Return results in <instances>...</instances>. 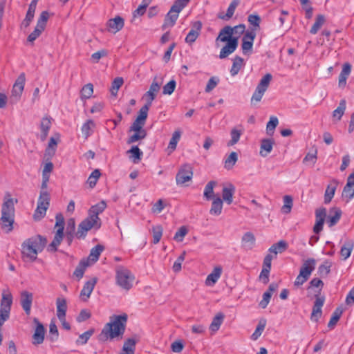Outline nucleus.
<instances>
[{
    "mask_svg": "<svg viewBox=\"0 0 354 354\" xmlns=\"http://www.w3.org/2000/svg\"><path fill=\"white\" fill-rule=\"evenodd\" d=\"M127 153L131 154L130 158H132L134 163H138L143 155L142 151H140L138 146H133Z\"/></svg>",
    "mask_w": 354,
    "mask_h": 354,
    "instance_id": "49",
    "label": "nucleus"
},
{
    "mask_svg": "<svg viewBox=\"0 0 354 354\" xmlns=\"http://www.w3.org/2000/svg\"><path fill=\"white\" fill-rule=\"evenodd\" d=\"M351 72V65L346 63L343 65L342 70L339 75V86L344 87L346 84V80Z\"/></svg>",
    "mask_w": 354,
    "mask_h": 354,
    "instance_id": "34",
    "label": "nucleus"
},
{
    "mask_svg": "<svg viewBox=\"0 0 354 354\" xmlns=\"http://www.w3.org/2000/svg\"><path fill=\"white\" fill-rule=\"evenodd\" d=\"M354 248V241L353 240H347L342 246L340 254L344 260L347 259Z\"/></svg>",
    "mask_w": 354,
    "mask_h": 354,
    "instance_id": "40",
    "label": "nucleus"
},
{
    "mask_svg": "<svg viewBox=\"0 0 354 354\" xmlns=\"http://www.w3.org/2000/svg\"><path fill=\"white\" fill-rule=\"evenodd\" d=\"M150 107H151V105H148L147 104H145L144 106H142L139 111L138 115L136 120L145 123V120L148 115V111L150 109Z\"/></svg>",
    "mask_w": 354,
    "mask_h": 354,
    "instance_id": "59",
    "label": "nucleus"
},
{
    "mask_svg": "<svg viewBox=\"0 0 354 354\" xmlns=\"http://www.w3.org/2000/svg\"><path fill=\"white\" fill-rule=\"evenodd\" d=\"M221 48L219 54L220 59H225L233 53L238 46V38H234L229 41Z\"/></svg>",
    "mask_w": 354,
    "mask_h": 354,
    "instance_id": "20",
    "label": "nucleus"
},
{
    "mask_svg": "<svg viewBox=\"0 0 354 354\" xmlns=\"http://www.w3.org/2000/svg\"><path fill=\"white\" fill-rule=\"evenodd\" d=\"M17 203L18 200L12 198L10 192H6L5 193L1 208L0 224L1 228L7 232L13 230L15 215V205Z\"/></svg>",
    "mask_w": 354,
    "mask_h": 354,
    "instance_id": "3",
    "label": "nucleus"
},
{
    "mask_svg": "<svg viewBox=\"0 0 354 354\" xmlns=\"http://www.w3.org/2000/svg\"><path fill=\"white\" fill-rule=\"evenodd\" d=\"M326 216V209L324 207L319 208L315 211L316 223L313 227L315 233H319L322 229L324 223L325 218Z\"/></svg>",
    "mask_w": 354,
    "mask_h": 354,
    "instance_id": "19",
    "label": "nucleus"
},
{
    "mask_svg": "<svg viewBox=\"0 0 354 354\" xmlns=\"http://www.w3.org/2000/svg\"><path fill=\"white\" fill-rule=\"evenodd\" d=\"M216 183L215 181H209L205 187L204 189V197L207 200L213 199L215 196H214V187L216 185Z\"/></svg>",
    "mask_w": 354,
    "mask_h": 354,
    "instance_id": "51",
    "label": "nucleus"
},
{
    "mask_svg": "<svg viewBox=\"0 0 354 354\" xmlns=\"http://www.w3.org/2000/svg\"><path fill=\"white\" fill-rule=\"evenodd\" d=\"M283 205L281 211L283 214H289L291 212L293 205L292 197L290 195H285L283 198Z\"/></svg>",
    "mask_w": 354,
    "mask_h": 354,
    "instance_id": "47",
    "label": "nucleus"
},
{
    "mask_svg": "<svg viewBox=\"0 0 354 354\" xmlns=\"http://www.w3.org/2000/svg\"><path fill=\"white\" fill-rule=\"evenodd\" d=\"M50 205V195L46 190H41L38 198L37 205L48 209Z\"/></svg>",
    "mask_w": 354,
    "mask_h": 354,
    "instance_id": "45",
    "label": "nucleus"
},
{
    "mask_svg": "<svg viewBox=\"0 0 354 354\" xmlns=\"http://www.w3.org/2000/svg\"><path fill=\"white\" fill-rule=\"evenodd\" d=\"M124 22L123 18L120 16H117L113 19H111L109 20L107 23V26L109 28V31H111L114 33L120 31L124 27Z\"/></svg>",
    "mask_w": 354,
    "mask_h": 354,
    "instance_id": "29",
    "label": "nucleus"
},
{
    "mask_svg": "<svg viewBox=\"0 0 354 354\" xmlns=\"http://www.w3.org/2000/svg\"><path fill=\"white\" fill-rule=\"evenodd\" d=\"M256 239L252 232H246L241 239V246L245 250H251L255 245Z\"/></svg>",
    "mask_w": 354,
    "mask_h": 354,
    "instance_id": "27",
    "label": "nucleus"
},
{
    "mask_svg": "<svg viewBox=\"0 0 354 354\" xmlns=\"http://www.w3.org/2000/svg\"><path fill=\"white\" fill-rule=\"evenodd\" d=\"M104 249V248L103 245L100 244L97 245L91 249L88 259H85V261H88V263L90 264L95 263L98 260L100 255Z\"/></svg>",
    "mask_w": 354,
    "mask_h": 354,
    "instance_id": "36",
    "label": "nucleus"
},
{
    "mask_svg": "<svg viewBox=\"0 0 354 354\" xmlns=\"http://www.w3.org/2000/svg\"><path fill=\"white\" fill-rule=\"evenodd\" d=\"M100 172L98 169H95L89 176L87 183H88L89 186L93 188L95 186L97 180L99 179L100 176Z\"/></svg>",
    "mask_w": 354,
    "mask_h": 354,
    "instance_id": "61",
    "label": "nucleus"
},
{
    "mask_svg": "<svg viewBox=\"0 0 354 354\" xmlns=\"http://www.w3.org/2000/svg\"><path fill=\"white\" fill-rule=\"evenodd\" d=\"M176 82L174 80H170L162 88V93L164 95H171L175 90Z\"/></svg>",
    "mask_w": 354,
    "mask_h": 354,
    "instance_id": "63",
    "label": "nucleus"
},
{
    "mask_svg": "<svg viewBox=\"0 0 354 354\" xmlns=\"http://www.w3.org/2000/svg\"><path fill=\"white\" fill-rule=\"evenodd\" d=\"M94 127L95 123L92 120H88L83 124L81 130L85 138H87L88 136H90L91 134V130Z\"/></svg>",
    "mask_w": 354,
    "mask_h": 354,
    "instance_id": "54",
    "label": "nucleus"
},
{
    "mask_svg": "<svg viewBox=\"0 0 354 354\" xmlns=\"http://www.w3.org/2000/svg\"><path fill=\"white\" fill-rule=\"evenodd\" d=\"M188 230L185 226H181L176 232L174 239L177 242H182L184 237L187 234Z\"/></svg>",
    "mask_w": 354,
    "mask_h": 354,
    "instance_id": "64",
    "label": "nucleus"
},
{
    "mask_svg": "<svg viewBox=\"0 0 354 354\" xmlns=\"http://www.w3.org/2000/svg\"><path fill=\"white\" fill-rule=\"evenodd\" d=\"M288 248V243L283 241L281 240L277 243L273 244L268 250L270 253H274V254H277V253H281L286 250Z\"/></svg>",
    "mask_w": 354,
    "mask_h": 354,
    "instance_id": "43",
    "label": "nucleus"
},
{
    "mask_svg": "<svg viewBox=\"0 0 354 354\" xmlns=\"http://www.w3.org/2000/svg\"><path fill=\"white\" fill-rule=\"evenodd\" d=\"M342 216V211L338 207H333L330 209L329 215L327 217V223L329 227L336 225L339 221Z\"/></svg>",
    "mask_w": 354,
    "mask_h": 354,
    "instance_id": "30",
    "label": "nucleus"
},
{
    "mask_svg": "<svg viewBox=\"0 0 354 354\" xmlns=\"http://www.w3.org/2000/svg\"><path fill=\"white\" fill-rule=\"evenodd\" d=\"M238 160V156L236 152H232L225 160L224 167L227 169H231L234 166Z\"/></svg>",
    "mask_w": 354,
    "mask_h": 354,
    "instance_id": "52",
    "label": "nucleus"
},
{
    "mask_svg": "<svg viewBox=\"0 0 354 354\" xmlns=\"http://www.w3.org/2000/svg\"><path fill=\"white\" fill-rule=\"evenodd\" d=\"M346 110V100H342L339 106L333 112V118L335 121H339Z\"/></svg>",
    "mask_w": 354,
    "mask_h": 354,
    "instance_id": "44",
    "label": "nucleus"
},
{
    "mask_svg": "<svg viewBox=\"0 0 354 354\" xmlns=\"http://www.w3.org/2000/svg\"><path fill=\"white\" fill-rule=\"evenodd\" d=\"M342 198L348 202L354 196V172L348 176L347 183L342 192Z\"/></svg>",
    "mask_w": 354,
    "mask_h": 354,
    "instance_id": "17",
    "label": "nucleus"
},
{
    "mask_svg": "<svg viewBox=\"0 0 354 354\" xmlns=\"http://www.w3.org/2000/svg\"><path fill=\"white\" fill-rule=\"evenodd\" d=\"M325 21V17L323 15H318L316 17L314 24L310 30V32L313 35H315L321 28V27L324 24Z\"/></svg>",
    "mask_w": 354,
    "mask_h": 354,
    "instance_id": "48",
    "label": "nucleus"
},
{
    "mask_svg": "<svg viewBox=\"0 0 354 354\" xmlns=\"http://www.w3.org/2000/svg\"><path fill=\"white\" fill-rule=\"evenodd\" d=\"M223 204V201L219 196L214 197L209 210L210 214L214 216L220 215L222 213Z\"/></svg>",
    "mask_w": 354,
    "mask_h": 354,
    "instance_id": "35",
    "label": "nucleus"
},
{
    "mask_svg": "<svg viewBox=\"0 0 354 354\" xmlns=\"http://www.w3.org/2000/svg\"><path fill=\"white\" fill-rule=\"evenodd\" d=\"M55 220L54 238L48 247V250L51 252H55L57 250L58 246L61 244L64 237L68 245L69 246L72 244L74 238L76 237V225L74 218H71L67 221L65 235L64 234L65 222L62 214H57L55 216Z\"/></svg>",
    "mask_w": 354,
    "mask_h": 354,
    "instance_id": "1",
    "label": "nucleus"
},
{
    "mask_svg": "<svg viewBox=\"0 0 354 354\" xmlns=\"http://www.w3.org/2000/svg\"><path fill=\"white\" fill-rule=\"evenodd\" d=\"M52 118L50 117H44L41 119V124H40V129H41V140L42 141L45 140L48 136V131L51 127L52 124Z\"/></svg>",
    "mask_w": 354,
    "mask_h": 354,
    "instance_id": "31",
    "label": "nucleus"
},
{
    "mask_svg": "<svg viewBox=\"0 0 354 354\" xmlns=\"http://www.w3.org/2000/svg\"><path fill=\"white\" fill-rule=\"evenodd\" d=\"M106 207V204L104 201L95 205H93L88 210V216L87 217L91 220L97 221V224L101 225V220L98 215L105 209Z\"/></svg>",
    "mask_w": 354,
    "mask_h": 354,
    "instance_id": "16",
    "label": "nucleus"
},
{
    "mask_svg": "<svg viewBox=\"0 0 354 354\" xmlns=\"http://www.w3.org/2000/svg\"><path fill=\"white\" fill-rule=\"evenodd\" d=\"M272 76L270 73L266 74L258 84L252 97L251 103L259 102L261 100L265 92L267 91Z\"/></svg>",
    "mask_w": 354,
    "mask_h": 354,
    "instance_id": "7",
    "label": "nucleus"
},
{
    "mask_svg": "<svg viewBox=\"0 0 354 354\" xmlns=\"http://www.w3.org/2000/svg\"><path fill=\"white\" fill-rule=\"evenodd\" d=\"M110 322L105 324L99 335L100 341H106L108 339H113L122 337L125 331L127 322V314L113 315L110 317Z\"/></svg>",
    "mask_w": 354,
    "mask_h": 354,
    "instance_id": "2",
    "label": "nucleus"
},
{
    "mask_svg": "<svg viewBox=\"0 0 354 354\" xmlns=\"http://www.w3.org/2000/svg\"><path fill=\"white\" fill-rule=\"evenodd\" d=\"M338 184L339 182L335 179H333L332 180L330 181L329 184L328 185L326 189L324 194V203L326 204L329 203L332 201V198L335 195V192L337 189Z\"/></svg>",
    "mask_w": 354,
    "mask_h": 354,
    "instance_id": "25",
    "label": "nucleus"
},
{
    "mask_svg": "<svg viewBox=\"0 0 354 354\" xmlns=\"http://www.w3.org/2000/svg\"><path fill=\"white\" fill-rule=\"evenodd\" d=\"M25 80L26 78L24 73L20 74L13 85L12 95L10 97L11 101L16 102L19 100L24 88Z\"/></svg>",
    "mask_w": 354,
    "mask_h": 354,
    "instance_id": "14",
    "label": "nucleus"
},
{
    "mask_svg": "<svg viewBox=\"0 0 354 354\" xmlns=\"http://www.w3.org/2000/svg\"><path fill=\"white\" fill-rule=\"evenodd\" d=\"M163 229L161 225H156L152 227L153 243L157 244L161 239Z\"/></svg>",
    "mask_w": 354,
    "mask_h": 354,
    "instance_id": "55",
    "label": "nucleus"
},
{
    "mask_svg": "<svg viewBox=\"0 0 354 354\" xmlns=\"http://www.w3.org/2000/svg\"><path fill=\"white\" fill-rule=\"evenodd\" d=\"M274 141L271 139H263L261 143L260 154L263 157H266L272 151Z\"/></svg>",
    "mask_w": 354,
    "mask_h": 354,
    "instance_id": "41",
    "label": "nucleus"
},
{
    "mask_svg": "<svg viewBox=\"0 0 354 354\" xmlns=\"http://www.w3.org/2000/svg\"><path fill=\"white\" fill-rule=\"evenodd\" d=\"M146 136H147L146 131H134V133L129 138V139L127 140V143L131 144V143L136 142L138 140L144 139Z\"/></svg>",
    "mask_w": 354,
    "mask_h": 354,
    "instance_id": "58",
    "label": "nucleus"
},
{
    "mask_svg": "<svg viewBox=\"0 0 354 354\" xmlns=\"http://www.w3.org/2000/svg\"><path fill=\"white\" fill-rule=\"evenodd\" d=\"M48 18L49 13L47 11L41 12L37 20L35 30L28 37V41L33 42L37 37L40 36L42 32L45 30Z\"/></svg>",
    "mask_w": 354,
    "mask_h": 354,
    "instance_id": "8",
    "label": "nucleus"
},
{
    "mask_svg": "<svg viewBox=\"0 0 354 354\" xmlns=\"http://www.w3.org/2000/svg\"><path fill=\"white\" fill-rule=\"evenodd\" d=\"M33 296L31 292L23 291L21 293L20 303L26 315H30Z\"/></svg>",
    "mask_w": 354,
    "mask_h": 354,
    "instance_id": "23",
    "label": "nucleus"
},
{
    "mask_svg": "<svg viewBox=\"0 0 354 354\" xmlns=\"http://www.w3.org/2000/svg\"><path fill=\"white\" fill-rule=\"evenodd\" d=\"M244 59L240 56H235L232 59V65L230 71L231 75L233 77L236 75L241 69L244 67Z\"/></svg>",
    "mask_w": 354,
    "mask_h": 354,
    "instance_id": "33",
    "label": "nucleus"
},
{
    "mask_svg": "<svg viewBox=\"0 0 354 354\" xmlns=\"http://www.w3.org/2000/svg\"><path fill=\"white\" fill-rule=\"evenodd\" d=\"M202 28V24L201 21H197L193 23L192 28L189 30V33L185 37V42L188 44L194 43L200 35Z\"/></svg>",
    "mask_w": 354,
    "mask_h": 354,
    "instance_id": "22",
    "label": "nucleus"
},
{
    "mask_svg": "<svg viewBox=\"0 0 354 354\" xmlns=\"http://www.w3.org/2000/svg\"><path fill=\"white\" fill-rule=\"evenodd\" d=\"M223 273V268L221 266H216L214 268L212 272L209 273L206 279H205V285L207 286H213L220 279L221 274Z\"/></svg>",
    "mask_w": 354,
    "mask_h": 354,
    "instance_id": "21",
    "label": "nucleus"
},
{
    "mask_svg": "<svg viewBox=\"0 0 354 354\" xmlns=\"http://www.w3.org/2000/svg\"><path fill=\"white\" fill-rule=\"evenodd\" d=\"M136 349V341L133 339L129 338L127 339L123 345L122 352L134 354Z\"/></svg>",
    "mask_w": 354,
    "mask_h": 354,
    "instance_id": "50",
    "label": "nucleus"
},
{
    "mask_svg": "<svg viewBox=\"0 0 354 354\" xmlns=\"http://www.w3.org/2000/svg\"><path fill=\"white\" fill-rule=\"evenodd\" d=\"M234 38H238L237 37H233L232 33V28L229 26H225L223 28H222L219 33L218 37L216 39V41H229L230 40H232Z\"/></svg>",
    "mask_w": 354,
    "mask_h": 354,
    "instance_id": "26",
    "label": "nucleus"
},
{
    "mask_svg": "<svg viewBox=\"0 0 354 354\" xmlns=\"http://www.w3.org/2000/svg\"><path fill=\"white\" fill-rule=\"evenodd\" d=\"M35 322L37 324V326L32 336V343L34 344H40L44 339L45 329L44 326L37 319H35Z\"/></svg>",
    "mask_w": 354,
    "mask_h": 354,
    "instance_id": "24",
    "label": "nucleus"
},
{
    "mask_svg": "<svg viewBox=\"0 0 354 354\" xmlns=\"http://www.w3.org/2000/svg\"><path fill=\"white\" fill-rule=\"evenodd\" d=\"M225 318V315L223 313H218L215 317L213 318V320L209 326V330L212 332V333H215L217 332L220 326L223 322Z\"/></svg>",
    "mask_w": 354,
    "mask_h": 354,
    "instance_id": "37",
    "label": "nucleus"
},
{
    "mask_svg": "<svg viewBox=\"0 0 354 354\" xmlns=\"http://www.w3.org/2000/svg\"><path fill=\"white\" fill-rule=\"evenodd\" d=\"M12 297L10 293L3 294L0 306V328L10 317Z\"/></svg>",
    "mask_w": 354,
    "mask_h": 354,
    "instance_id": "9",
    "label": "nucleus"
},
{
    "mask_svg": "<svg viewBox=\"0 0 354 354\" xmlns=\"http://www.w3.org/2000/svg\"><path fill=\"white\" fill-rule=\"evenodd\" d=\"M256 33L254 31H246L242 38L241 49L245 55H250L252 53V47Z\"/></svg>",
    "mask_w": 354,
    "mask_h": 354,
    "instance_id": "11",
    "label": "nucleus"
},
{
    "mask_svg": "<svg viewBox=\"0 0 354 354\" xmlns=\"http://www.w3.org/2000/svg\"><path fill=\"white\" fill-rule=\"evenodd\" d=\"M162 82H158L157 77H155L151 84L150 85L149 89L142 96V99L146 101L147 104H152L153 101L156 98L158 93L159 92Z\"/></svg>",
    "mask_w": 354,
    "mask_h": 354,
    "instance_id": "12",
    "label": "nucleus"
},
{
    "mask_svg": "<svg viewBox=\"0 0 354 354\" xmlns=\"http://www.w3.org/2000/svg\"><path fill=\"white\" fill-rule=\"evenodd\" d=\"M93 334V330H88L84 332L79 336L78 339L76 340V344L82 345L86 344Z\"/></svg>",
    "mask_w": 354,
    "mask_h": 354,
    "instance_id": "60",
    "label": "nucleus"
},
{
    "mask_svg": "<svg viewBox=\"0 0 354 354\" xmlns=\"http://www.w3.org/2000/svg\"><path fill=\"white\" fill-rule=\"evenodd\" d=\"M316 261L314 259H308L303 263L299 272L310 277L311 273L315 268Z\"/></svg>",
    "mask_w": 354,
    "mask_h": 354,
    "instance_id": "32",
    "label": "nucleus"
},
{
    "mask_svg": "<svg viewBox=\"0 0 354 354\" xmlns=\"http://www.w3.org/2000/svg\"><path fill=\"white\" fill-rule=\"evenodd\" d=\"M325 297L324 296L316 295L315 301L313 307L310 319L313 322H317L322 315V308L324 306Z\"/></svg>",
    "mask_w": 354,
    "mask_h": 354,
    "instance_id": "15",
    "label": "nucleus"
},
{
    "mask_svg": "<svg viewBox=\"0 0 354 354\" xmlns=\"http://www.w3.org/2000/svg\"><path fill=\"white\" fill-rule=\"evenodd\" d=\"M46 243V238L41 235H35L26 239L21 245L23 257L31 262L35 261L38 253L44 249Z\"/></svg>",
    "mask_w": 354,
    "mask_h": 354,
    "instance_id": "4",
    "label": "nucleus"
},
{
    "mask_svg": "<svg viewBox=\"0 0 354 354\" xmlns=\"http://www.w3.org/2000/svg\"><path fill=\"white\" fill-rule=\"evenodd\" d=\"M342 314V310L339 308H337L333 313L330 319L328 324V327L330 328H333L337 322L339 321L341 315Z\"/></svg>",
    "mask_w": 354,
    "mask_h": 354,
    "instance_id": "57",
    "label": "nucleus"
},
{
    "mask_svg": "<svg viewBox=\"0 0 354 354\" xmlns=\"http://www.w3.org/2000/svg\"><path fill=\"white\" fill-rule=\"evenodd\" d=\"M235 193V187L229 183L227 186L224 187L222 190V197L223 201L227 205H230L233 202V198Z\"/></svg>",
    "mask_w": 354,
    "mask_h": 354,
    "instance_id": "28",
    "label": "nucleus"
},
{
    "mask_svg": "<svg viewBox=\"0 0 354 354\" xmlns=\"http://www.w3.org/2000/svg\"><path fill=\"white\" fill-rule=\"evenodd\" d=\"M135 275L128 268L119 266L115 268V283L122 289L127 291L132 288Z\"/></svg>",
    "mask_w": 354,
    "mask_h": 354,
    "instance_id": "5",
    "label": "nucleus"
},
{
    "mask_svg": "<svg viewBox=\"0 0 354 354\" xmlns=\"http://www.w3.org/2000/svg\"><path fill=\"white\" fill-rule=\"evenodd\" d=\"M100 227L101 225L97 224V221L91 220L89 218L86 217L79 224L76 232V237L79 239H84L90 230H98Z\"/></svg>",
    "mask_w": 354,
    "mask_h": 354,
    "instance_id": "10",
    "label": "nucleus"
},
{
    "mask_svg": "<svg viewBox=\"0 0 354 354\" xmlns=\"http://www.w3.org/2000/svg\"><path fill=\"white\" fill-rule=\"evenodd\" d=\"M181 137V131L180 129H176L172 134V137L169 141V143L167 147L168 154H171L174 152L176 149L178 142H179Z\"/></svg>",
    "mask_w": 354,
    "mask_h": 354,
    "instance_id": "38",
    "label": "nucleus"
},
{
    "mask_svg": "<svg viewBox=\"0 0 354 354\" xmlns=\"http://www.w3.org/2000/svg\"><path fill=\"white\" fill-rule=\"evenodd\" d=\"M266 325V320L261 319L259 321L256 330L251 335V339L252 340H257L262 334L263 330L265 329Z\"/></svg>",
    "mask_w": 354,
    "mask_h": 354,
    "instance_id": "53",
    "label": "nucleus"
},
{
    "mask_svg": "<svg viewBox=\"0 0 354 354\" xmlns=\"http://www.w3.org/2000/svg\"><path fill=\"white\" fill-rule=\"evenodd\" d=\"M190 0H176L171 7L162 26L163 30L173 27L178 18L180 11L187 6Z\"/></svg>",
    "mask_w": 354,
    "mask_h": 354,
    "instance_id": "6",
    "label": "nucleus"
},
{
    "mask_svg": "<svg viewBox=\"0 0 354 354\" xmlns=\"http://www.w3.org/2000/svg\"><path fill=\"white\" fill-rule=\"evenodd\" d=\"M193 176V169L191 165L185 164L183 165L176 176V183L178 185H183L190 181Z\"/></svg>",
    "mask_w": 354,
    "mask_h": 354,
    "instance_id": "13",
    "label": "nucleus"
},
{
    "mask_svg": "<svg viewBox=\"0 0 354 354\" xmlns=\"http://www.w3.org/2000/svg\"><path fill=\"white\" fill-rule=\"evenodd\" d=\"M97 281V279L93 277L84 283L80 295L82 301H86L90 297Z\"/></svg>",
    "mask_w": 354,
    "mask_h": 354,
    "instance_id": "18",
    "label": "nucleus"
},
{
    "mask_svg": "<svg viewBox=\"0 0 354 354\" xmlns=\"http://www.w3.org/2000/svg\"><path fill=\"white\" fill-rule=\"evenodd\" d=\"M89 266L90 263H88V261H85V259L81 260L73 272V276L78 281L80 280L84 276L86 268Z\"/></svg>",
    "mask_w": 354,
    "mask_h": 354,
    "instance_id": "42",
    "label": "nucleus"
},
{
    "mask_svg": "<svg viewBox=\"0 0 354 354\" xmlns=\"http://www.w3.org/2000/svg\"><path fill=\"white\" fill-rule=\"evenodd\" d=\"M57 305V316L58 319H63V317H66V313L67 310L66 301L64 298H57L56 301Z\"/></svg>",
    "mask_w": 354,
    "mask_h": 354,
    "instance_id": "39",
    "label": "nucleus"
},
{
    "mask_svg": "<svg viewBox=\"0 0 354 354\" xmlns=\"http://www.w3.org/2000/svg\"><path fill=\"white\" fill-rule=\"evenodd\" d=\"M49 338L52 342L56 341L59 336L57 327L54 322H51L49 325Z\"/></svg>",
    "mask_w": 354,
    "mask_h": 354,
    "instance_id": "62",
    "label": "nucleus"
},
{
    "mask_svg": "<svg viewBox=\"0 0 354 354\" xmlns=\"http://www.w3.org/2000/svg\"><path fill=\"white\" fill-rule=\"evenodd\" d=\"M93 93V86L92 84L88 83L84 85L81 90V98L88 99Z\"/></svg>",
    "mask_w": 354,
    "mask_h": 354,
    "instance_id": "56",
    "label": "nucleus"
},
{
    "mask_svg": "<svg viewBox=\"0 0 354 354\" xmlns=\"http://www.w3.org/2000/svg\"><path fill=\"white\" fill-rule=\"evenodd\" d=\"M239 0H233L230 4V6L227 10L226 14L224 15H220L218 16V17L220 19H221L223 20H225V21L231 19L232 17V16L234 13V11H235L237 6L239 5Z\"/></svg>",
    "mask_w": 354,
    "mask_h": 354,
    "instance_id": "46",
    "label": "nucleus"
}]
</instances>
